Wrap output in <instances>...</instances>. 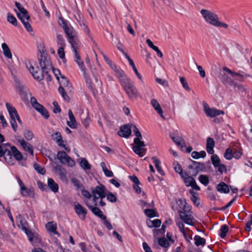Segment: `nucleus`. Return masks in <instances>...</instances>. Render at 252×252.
Wrapping results in <instances>:
<instances>
[{
	"label": "nucleus",
	"instance_id": "obj_1",
	"mask_svg": "<svg viewBox=\"0 0 252 252\" xmlns=\"http://www.w3.org/2000/svg\"><path fill=\"white\" fill-rule=\"evenodd\" d=\"M111 67L115 69L116 75L119 78L121 85L124 88L128 97L132 100H136L139 96L137 90L135 88L133 82L127 77L123 71H120L116 68L115 64L111 65Z\"/></svg>",
	"mask_w": 252,
	"mask_h": 252
},
{
	"label": "nucleus",
	"instance_id": "obj_2",
	"mask_svg": "<svg viewBox=\"0 0 252 252\" xmlns=\"http://www.w3.org/2000/svg\"><path fill=\"white\" fill-rule=\"evenodd\" d=\"M200 13L203 17L206 23L216 27H222L227 29L228 27V25L220 22L217 14L213 12L202 9L200 10Z\"/></svg>",
	"mask_w": 252,
	"mask_h": 252
},
{
	"label": "nucleus",
	"instance_id": "obj_3",
	"mask_svg": "<svg viewBox=\"0 0 252 252\" xmlns=\"http://www.w3.org/2000/svg\"><path fill=\"white\" fill-rule=\"evenodd\" d=\"M133 132L136 137L134 139L135 146H133L132 150L137 155L142 157L144 156L146 152L144 142L142 141V135L136 126H133Z\"/></svg>",
	"mask_w": 252,
	"mask_h": 252
},
{
	"label": "nucleus",
	"instance_id": "obj_4",
	"mask_svg": "<svg viewBox=\"0 0 252 252\" xmlns=\"http://www.w3.org/2000/svg\"><path fill=\"white\" fill-rule=\"evenodd\" d=\"M178 202H179V205H183L184 207L183 210L178 211L180 219L185 223L193 226L194 218L190 212L185 210L187 204L185 200L179 199Z\"/></svg>",
	"mask_w": 252,
	"mask_h": 252
},
{
	"label": "nucleus",
	"instance_id": "obj_5",
	"mask_svg": "<svg viewBox=\"0 0 252 252\" xmlns=\"http://www.w3.org/2000/svg\"><path fill=\"white\" fill-rule=\"evenodd\" d=\"M39 64L41 68L45 72L46 80L48 81H51L52 78L49 72L53 69V66L49 58L46 56L41 55L39 59Z\"/></svg>",
	"mask_w": 252,
	"mask_h": 252
},
{
	"label": "nucleus",
	"instance_id": "obj_6",
	"mask_svg": "<svg viewBox=\"0 0 252 252\" xmlns=\"http://www.w3.org/2000/svg\"><path fill=\"white\" fill-rule=\"evenodd\" d=\"M26 67L34 79L37 81H40L46 78L45 72L42 68L40 69L38 67L35 68L30 62L26 63Z\"/></svg>",
	"mask_w": 252,
	"mask_h": 252
},
{
	"label": "nucleus",
	"instance_id": "obj_7",
	"mask_svg": "<svg viewBox=\"0 0 252 252\" xmlns=\"http://www.w3.org/2000/svg\"><path fill=\"white\" fill-rule=\"evenodd\" d=\"M105 187L102 185L92 188L91 191L93 196V202L94 206L97 205L96 200L98 198L102 199L106 196Z\"/></svg>",
	"mask_w": 252,
	"mask_h": 252
},
{
	"label": "nucleus",
	"instance_id": "obj_8",
	"mask_svg": "<svg viewBox=\"0 0 252 252\" xmlns=\"http://www.w3.org/2000/svg\"><path fill=\"white\" fill-rule=\"evenodd\" d=\"M18 183L20 187V193L23 197H30L33 198L34 197V191L33 188H27L25 187L24 183L20 178L18 176L16 177Z\"/></svg>",
	"mask_w": 252,
	"mask_h": 252
},
{
	"label": "nucleus",
	"instance_id": "obj_9",
	"mask_svg": "<svg viewBox=\"0 0 252 252\" xmlns=\"http://www.w3.org/2000/svg\"><path fill=\"white\" fill-rule=\"evenodd\" d=\"M5 105L11 119L10 121V124L13 130L16 131L17 128V125L16 122V117L18 115V113L16 109L10 103H6Z\"/></svg>",
	"mask_w": 252,
	"mask_h": 252
},
{
	"label": "nucleus",
	"instance_id": "obj_10",
	"mask_svg": "<svg viewBox=\"0 0 252 252\" xmlns=\"http://www.w3.org/2000/svg\"><path fill=\"white\" fill-rule=\"evenodd\" d=\"M57 157L63 164L70 167H73L75 165V161L64 151L59 152L57 154Z\"/></svg>",
	"mask_w": 252,
	"mask_h": 252
},
{
	"label": "nucleus",
	"instance_id": "obj_11",
	"mask_svg": "<svg viewBox=\"0 0 252 252\" xmlns=\"http://www.w3.org/2000/svg\"><path fill=\"white\" fill-rule=\"evenodd\" d=\"M57 157L63 164L70 167H73L75 165V161L64 151L59 152L57 154Z\"/></svg>",
	"mask_w": 252,
	"mask_h": 252
},
{
	"label": "nucleus",
	"instance_id": "obj_12",
	"mask_svg": "<svg viewBox=\"0 0 252 252\" xmlns=\"http://www.w3.org/2000/svg\"><path fill=\"white\" fill-rule=\"evenodd\" d=\"M17 15L18 18L21 21L23 24L25 28L28 32H32V26L29 23V21L30 19V16L28 14L27 10L26 9V12H17Z\"/></svg>",
	"mask_w": 252,
	"mask_h": 252
},
{
	"label": "nucleus",
	"instance_id": "obj_13",
	"mask_svg": "<svg viewBox=\"0 0 252 252\" xmlns=\"http://www.w3.org/2000/svg\"><path fill=\"white\" fill-rule=\"evenodd\" d=\"M183 180L184 183L186 187H191L193 189L196 190H199L200 188L196 184L195 180L191 176H189L188 174L186 173V175H183V177H181Z\"/></svg>",
	"mask_w": 252,
	"mask_h": 252
},
{
	"label": "nucleus",
	"instance_id": "obj_14",
	"mask_svg": "<svg viewBox=\"0 0 252 252\" xmlns=\"http://www.w3.org/2000/svg\"><path fill=\"white\" fill-rule=\"evenodd\" d=\"M204 111L208 117L214 118L220 115H223L224 112L222 110H218L215 108H211L207 104L204 105Z\"/></svg>",
	"mask_w": 252,
	"mask_h": 252
},
{
	"label": "nucleus",
	"instance_id": "obj_15",
	"mask_svg": "<svg viewBox=\"0 0 252 252\" xmlns=\"http://www.w3.org/2000/svg\"><path fill=\"white\" fill-rule=\"evenodd\" d=\"M10 145L9 143L0 144V157H4L5 160L8 163H10V160L8 158L10 155Z\"/></svg>",
	"mask_w": 252,
	"mask_h": 252
},
{
	"label": "nucleus",
	"instance_id": "obj_16",
	"mask_svg": "<svg viewBox=\"0 0 252 252\" xmlns=\"http://www.w3.org/2000/svg\"><path fill=\"white\" fill-rule=\"evenodd\" d=\"M64 31L66 34L68 38L69 42L71 45V47H74V46L76 45V41H75L74 37L75 36V32L71 27L64 26Z\"/></svg>",
	"mask_w": 252,
	"mask_h": 252
},
{
	"label": "nucleus",
	"instance_id": "obj_17",
	"mask_svg": "<svg viewBox=\"0 0 252 252\" xmlns=\"http://www.w3.org/2000/svg\"><path fill=\"white\" fill-rule=\"evenodd\" d=\"M9 151L10 152V157H8V160H10V164H12L11 161L12 157H13L18 160H20L23 158V155L14 146L10 145Z\"/></svg>",
	"mask_w": 252,
	"mask_h": 252
},
{
	"label": "nucleus",
	"instance_id": "obj_18",
	"mask_svg": "<svg viewBox=\"0 0 252 252\" xmlns=\"http://www.w3.org/2000/svg\"><path fill=\"white\" fill-rule=\"evenodd\" d=\"M9 151L10 152V157H8V160H10V164H12L11 161L12 157H13L18 160H20L23 158V155L14 146L10 145Z\"/></svg>",
	"mask_w": 252,
	"mask_h": 252
},
{
	"label": "nucleus",
	"instance_id": "obj_19",
	"mask_svg": "<svg viewBox=\"0 0 252 252\" xmlns=\"http://www.w3.org/2000/svg\"><path fill=\"white\" fill-rule=\"evenodd\" d=\"M218 77L220 78L222 83L225 86L235 87L236 85V83L224 73H220Z\"/></svg>",
	"mask_w": 252,
	"mask_h": 252
},
{
	"label": "nucleus",
	"instance_id": "obj_20",
	"mask_svg": "<svg viewBox=\"0 0 252 252\" xmlns=\"http://www.w3.org/2000/svg\"><path fill=\"white\" fill-rule=\"evenodd\" d=\"M74 209L75 213L79 216V217L82 220H85L86 218V215L87 213V210L79 203L75 204Z\"/></svg>",
	"mask_w": 252,
	"mask_h": 252
},
{
	"label": "nucleus",
	"instance_id": "obj_21",
	"mask_svg": "<svg viewBox=\"0 0 252 252\" xmlns=\"http://www.w3.org/2000/svg\"><path fill=\"white\" fill-rule=\"evenodd\" d=\"M134 126L132 124H127L121 126L119 133V135L126 138L128 137L131 134V126L133 128Z\"/></svg>",
	"mask_w": 252,
	"mask_h": 252
},
{
	"label": "nucleus",
	"instance_id": "obj_22",
	"mask_svg": "<svg viewBox=\"0 0 252 252\" xmlns=\"http://www.w3.org/2000/svg\"><path fill=\"white\" fill-rule=\"evenodd\" d=\"M85 204L95 216L98 217L101 220L106 218V217L103 215L102 211H101L98 208L93 207L89 204L88 201L85 202Z\"/></svg>",
	"mask_w": 252,
	"mask_h": 252
},
{
	"label": "nucleus",
	"instance_id": "obj_23",
	"mask_svg": "<svg viewBox=\"0 0 252 252\" xmlns=\"http://www.w3.org/2000/svg\"><path fill=\"white\" fill-rule=\"evenodd\" d=\"M58 81L60 84V86L59 87H62L63 88L65 89V90L67 92H71V85L68 79L66 77L64 76H61V79Z\"/></svg>",
	"mask_w": 252,
	"mask_h": 252
},
{
	"label": "nucleus",
	"instance_id": "obj_24",
	"mask_svg": "<svg viewBox=\"0 0 252 252\" xmlns=\"http://www.w3.org/2000/svg\"><path fill=\"white\" fill-rule=\"evenodd\" d=\"M72 48H73V51L75 54V61L78 64L81 70L83 71H85V70H86V68L84 66L83 62L80 59L79 53L77 51L76 46H74V47H72Z\"/></svg>",
	"mask_w": 252,
	"mask_h": 252
},
{
	"label": "nucleus",
	"instance_id": "obj_25",
	"mask_svg": "<svg viewBox=\"0 0 252 252\" xmlns=\"http://www.w3.org/2000/svg\"><path fill=\"white\" fill-rule=\"evenodd\" d=\"M18 142L20 144L22 148L31 155H33V151L32 146L29 143L27 142L24 139H18Z\"/></svg>",
	"mask_w": 252,
	"mask_h": 252
},
{
	"label": "nucleus",
	"instance_id": "obj_26",
	"mask_svg": "<svg viewBox=\"0 0 252 252\" xmlns=\"http://www.w3.org/2000/svg\"><path fill=\"white\" fill-rule=\"evenodd\" d=\"M151 104L155 110L160 116L162 118L164 119L165 117L163 115L162 110L157 100L156 99H152L151 101Z\"/></svg>",
	"mask_w": 252,
	"mask_h": 252
},
{
	"label": "nucleus",
	"instance_id": "obj_27",
	"mask_svg": "<svg viewBox=\"0 0 252 252\" xmlns=\"http://www.w3.org/2000/svg\"><path fill=\"white\" fill-rule=\"evenodd\" d=\"M215 145V141L212 138H207L206 141V150L209 154L212 155L214 153V148Z\"/></svg>",
	"mask_w": 252,
	"mask_h": 252
},
{
	"label": "nucleus",
	"instance_id": "obj_28",
	"mask_svg": "<svg viewBox=\"0 0 252 252\" xmlns=\"http://www.w3.org/2000/svg\"><path fill=\"white\" fill-rule=\"evenodd\" d=\"M68 117L69 121L67 122V125L71 128H76L77 127V123L70 109L68 110Z\"/></svg>",
	"mask_w": 252,
	"mask_h": 252
},
{
	"label": "nucleus",
	"instance_id": "obj_29",
	"mask_svg": "<svg viewBox=\"0 0 252 252\" xmlns=\"http://www.w3.org/2000/svg\"><path fill=\"white\" fill-rule=\"evenodd\" d=\"M46 230L50 233L59 235V233L57 231V225L54 221L48 222L45 225Z\"/></svg>",
	"mask_w": 252,
	"mask_h": 252
},
{
	"label": "nucleus",
	"instance_id": "obj_30",
	"mask_svg": "<svg viewBox=\"0 0 252 252\" xmlns=\"http://www.w3.org/2000/svg\"><path fill=\"white\" fill-rule=\"evenodd\" d=\"M216 189L217 191L220 193H227L229 191V189L228 185L224 182H221L219 184L217 185Z\"/></svg>",
	"mask_w": 252,
	"mask_h": 252
},
{
	"label": "nucleus",
	"instance_id": "obj_31",
	"mask_svg": "<svg viewBox=\"0 0 252 252\" xmlns=\"http://www.w3.org/2000/svg\"><path fill=\"white\" fill-rule=\"evenodd\" d=\"M55 173L60 176L61 179H63L65 178L66 172L64 169L60 166H57L54 168Z\"/></svg>",
	"mask_w": 252,
	"mask_h": 252
},
{
	"label": "nucleus",
	"instance_id": "obj_32",
	"mask_svg": "<svg viewBox=\"0 0 252 252\" xmlns=\"http://www.w3.org/2000/svg\"><path fill=\"white\" fill-rule=\"evenodd\" d=\"M48 186L50 189L54 192H57L59 189L58 185L52 178L48 180Z\"/></svg>",
	"mask_w": 252,
	"mask_h": 252
},
{
	"label": "nucleus",
	"instance_id": "obj_33",
	"mask_svg": "<svg viewBox=\"0 0 252 252\" xmlns=\"http://www.w3.org/2000/svg\"><path fill=\"white\" fill-rule=\"evenodd\" d=\"M152 160L153 162L155 163V167L158 173L160 175L163 176L164 175V172L160 166V161L156 157H153Z\"/></svg>",
	"mask_w": 252,
	"mask_h": 252
},
{
	"label": "nucleus",
	"instance_id": "obj_34",
	"mask_svg": "<svg viewBox=\"0 0 252 252\" xmlns=\"http://www.w3.org/2000/svg\"><path fill=\"white\" fill-rule=\"evenodd\" d=\"M192 162L193 163V166L195 167L196 171L195 173H192L191 175L193 176H196L199 171L203 170L205 167V166L204 164L202 163L197 162L194 161H192Z\"/></svg>",
	"mask_w": 252,
	"mask_h": 252
},
{
	"label": "nucleus",
	"instance_id": "obj_35",
	"mask_svg": "<svg viewBox=\"0 0 252 252\" xmlns=\"http://www.w3.org/2000/svg\"><path fill=\"white\" fill-rule=\"evenodd\" d=\"M1 47L4 56L8 59H11L12 57V53L7 45L5 43H3Z\"/></svg>",
	"mask_w": 252,
	"mask_h": 252
},
{
	"label": "nucleus",
	"instance_id": "obj_36",
	"mask_svg": "<svg viewBox=\"0 0 252 252\" xmlns=\"http://www.w3.org/2000/svg\"><path fill=\"white\" fill-rule=\"evenodd\" d=\"M174 169L176 173H178L181 177H183V175H186V172H183L181 165L177 162L175 161L173 163Z\"/></svg>",
	"mask_w": 252,
	"mask_h": 252
},
{
	"label": "nucleus",
	"instance_id": "obj_37",
	"mask_svg": "<svg viewBox=\"0 0 252 252\" xmlns=\"http://www.w3.org/2000/svg\"><path fill=\"white\" fill-rule=\"evenodd\" d=\"M194 243L196 246H204L206 244V240L204 238L201 237L199 235H195L194 237Z\"/></svg>",
	"mask_w": 252,
	"mask_h": 252
},
{
	"label": "nucleus",
	"instance_id": "obj_38",
	"mask_svg": "<svg viewBox=\"0 0 252 252\" xmlns=\"http://www.w3.org/2000/svg\"><path fill=\"white\" fill-rule=\"evenodd\" d=\"M206 156V154L204 151H201L200 152L193 151L191 153V157L194 159H198L200 158H204Z\"/></svg>",
	"mask_w": 252,
	"mask_h": 252
},
{
	"label": "nucleus",
	"instance_id": "obj_39",
	"mask_svg": "<svg viewBox=\"0 0 252 252\" xmlns=\"http://www.w3.org/2000/svg\"><path fill=\"white\" fill-rule=\"evenodd\" d=\"M80 165L81 167L84 170H90L91 168V165L89 164L87 160L85 158H82L81 159Z\"/></svg>",
	"mask_w": 252,
	"mask_h": 252
},
{
	"label": "nucleus",
	"instance_id": "obj_40",
	"mask_svg": "<svg viewBox=\"0 0 252 252\" xmlns=\"http://www.w3.org/2000/svg\"><path fill=\"white\" fill-rule=\"evenodd\" d=\"M17 219L19 221V224H18V227L19 228L23 230L24 229V227H27L26 221L21 215H19L17 216Z\"/></svg>",
	"mask_w": 252,
	"mask_h": 252
},
{
	"label": "nucleus",
	"instance_id": "obj_41",
	"mask_svg": "<svg viewBox=\"0 0 252 252\" xmlns=\"http://www.w3.org/2000/svg\"><path fill=\"white\" fill-rule=\"evenodd\" d=\"M33 167L36 171L42 175H44L45 173V169L42 166H40L38 163H35L33 164Z\"/></svg>",
	"mask_w": 252,
	"mask_h": 252
},
{
	"label": "nucleus",
	"instance_id": "obj_42",
	"mask_svg": "<svg viewBox=\"0 0 252 252\" xmlns=\"http://www.w3.org/2000/svg\"><path fill=\"white\" fill-rule=\"evenodd\" d=\"M158 243L161 247L164 248H167L169 246L168 242L164 237L159 238L158 240Z\"/></svg>",
	"mask_w": 252,
	"mask_h": 252
},
{
	"label": "nucleus",
	"instance_id": "obj_43",
	"mask_svg": "<svg viewBox=\"0 0 252 252\" xmlns=\"http://www.w3.org/2000/svg\"><path fill=\"white\" fill-rule=\"evenodd\" d=\"M58 90H59V92L61 94L63 98L65 101L69 102L70 99H69V96H68V95L66 94V92H67L65 90V89L63 88L62 87H59Z\"/></svg>",
	"mask_w": 252,
	"mask_h": 252
},
{
	"label": "nucleus",
	"instance_id": "obj_44",
	"mask_svg": "<svg viewBox=\"0 0 252 252\" xmlns=\"http://www.w3.org/2000/svg\"><path fill=\"white\" fill-rule=\"evenodd\" d=\"M220 236L222 238L225 237L228 231V227L226 224L222 225L220 229Z\"/></svg>",
	"mask_w": 252,
	"mask_h": 252
},
{
	"label": "nucleus",
	"instance_id": "obj_45",
	"mask_svg": "<svg viewBox=\"0 0 252 252\" xmlns=\"http://www.w3.org/2000/svg\"><path fill=\"white\" fill-rule=\"evenodd\" d=\"M198 180L201 184H202L205 186H206L208 184L209 182L208 177L205 175H200L199 176Z\"/></svg>",
	"mask_w": 252,
	"mask_h": 252
},
{
	"label": "nucleus",
	"instance_id": "obj_46",
	"mask_svg": "<svg viewBox=\"0 0 252 252\" xmlns=\"http://www.w3.org/2000/svg\"><path fill=\"white\" fill-rule=\"evenodd\" d=\"M211 161L215 167H217L220 164V159L217 155H213L211 157Z\"/></svg>",
	"mask_w": 252,
	"mask_h": 252
},
{
	"label": "nucleus",
	"instance_id": "obj_47",
	"mask_svg": "<svg viewBox=\"0 0 252 252\" xmlns=\"http://www.w3.org/2000/svg\"><path fill=\"white\" fill-rule=\"evenodd\" d=\"M7 19L8 22L13 25L16 26L17 25V21L16 18L10 13L7 14Z\"/></svg>",
	"mask_w": 252,
	"mask_h": 252
},
{
	"label": "nucleus",
	"instance_id": "obj_48",
	"mask_svg": "<svg viewBox=\"0 0 252 252\" xmlns=\"http://www.w3.org/2000/svg\"><path fill=\"white\" fill-rule=\"evenodd\" d=\"M189 192L191 194L190 197L191 201L195 205L198 206L199 205V199L195 195V192L192 189L189 190Z\"/></svg>",
	"mask_w": 252,
	"mask_h": 252
},
{
	"label": "nucleus",
	"instance_id": "obj_49",
	"mask_svg": "<svg viewBox=\"0 0 252 252\" xmlns=\"http://www.w3.org/2000/svg\"><path fill=\"white\" fill-rule=\"evenodd\" d=\"M52 139L55 141L56 143H58L62 139V136L60 132H56L55 133L51 135Z\"/></svg>",
	"mask_w": 252,
	"mask_h": 252
},
{
	"label": "nucleus",
	"instance_id": "obj_50",
	"mask_svg": "<svg viewBox=\"0 0 252 252\" xmlns=\"http://www.w3.org/2000/svg\"><path fill=\"white\" fill-rule=\"evenodd\" d=\"M180 81L183 87L188 91H190V88H189L188 82L186 80V79L184 77H181L180 78Z\"/></svg>",
	"mask_w": 252,
	"mask_h": 252
},
{
	"label": "nucleus",
	"instance_id": "obj_51",
	"mask_svg": "<svg viewBox=\"0 0 252 252\" xmlns=\"http://www.w3.org/2000/svg\"><path fill=\"white\" fill-rule=\"evenodd\" d=\"M224 157L226 159L230 160L233 158V153L230 148H227L225 150L224 154Z\"/></svg>",
	"mask_w": 252,
	"mask_h": 252
},
{
	"label": "nucleus",
	"instance_id": "obj_52",
	"mask_svg": "<svg viewBox=\"0 0 252 252\" xmlns=\"http://www.w3.org/2000/svg\"><path fill=\"white\" fill-rule=\"evenodd\" d=\"M74 17L76 20L79 23H81V22H83V21L85 20L81 14V12L80 11V10L78 9L75 11V13L74 14Z\"/></svg>",
	"mask_w": 252,
	"mask_h": 252
},
{
	"label": "nucleus",
	"instance_id": "obj_53",
	"mask_svg": "<svg viewBox=\"0 0 252 252\" xmlns=\"http://www.w3.org/2000/svg\"><path fill=\"white\" fill-rule=\"evenodd\" d=\"M64 47V46H61L58 50V54L59 57L62 59L63 60V62L64 63V61H66V60L65 59Z\"/></svg>",
	"mask_w": 252,
	"mask_h": 252
},
{
	"label": "nucleus",
	"instance_id": "obj_54",
	"mask_svg": "<svg viewBox=\"0 0 252 252\" xmlns=\"http://www.w3.org/2000/svg\"><path fill=\"white\" fill-rule=\"evenodd\" d=\"M144 213L146 216L150 218H152L156 216V212L154 210L152 209H145Z\"/></svg>",
	"mask_w": 252,
	"mask_h": 252
},
{
	"label": "nucleus",
	"instance_id": "obj_55",
	"mask_svg": "<svg viewBox=\"0 0 252 252\" xmlns=\"http://www.w3.org/2000/svg\"><path fill=\"white\" fill-rule=\"evenodd\" d=\"M24 136L27 140H31L33 137V134L31 131L29 130H26L25 131Z\"/></svg>",
	"mask_w": 252,
	"mask_h": 252
},
{
	"label": "nucleus",
	"instance_id": "obj_56",
	"mask_svg": "<svg viewBox=\"0 0 252 252\" xmlns=\"http://www.w3.org/2000/svg\"><path fill=\"white\" fill-rule=\"evenodd\" d=\"M175 222L181 232H182L185 230L183 222L181 221L179 219H176Z\"/></svg>",
	"mask_w": 252,
	"mask_h": 252
},
{
	"label": "nucleus",
	"instance_id": "obj_57",
	"mask_svg": "<svg viewBox=\"0 0 252 252\" xmlns=\"http://www.w3.org/2000/svg\"><path fill=\"white\" fill-rule=\"evenodd\" d=\"M23 230L28 236L30 241L31 242H32L33 240V235L32 232L30 230H28L27 227H24V229H23Z\"/></svg>",
	"mask_w": 252,
	"mask_h": 252
},
{
	"label": "nucleus",
	"instance_id": "obj_58",
	"mask_svg": "<svg viewBox=\"0 0 252 252\" xmlns=\"http://www.w3.org/2000/svg\"><path fill=\"white\" fill-rule=\"evenodd\" d=\"M81 26L82 27L84 31L87 33L88 35L90 37H91V35L90 33V30L87 26V25L86 24L85 20H84L83 22H81V23H79Z\"/></svg>",
	"mask_w": 252,
	"mask_h": 252
},
{
	"label": "nucleus",
	"instance_id": "obj_59",
	"mask_svg": "<svg viewBox=\"0 0 252 252\" xmlns=\"http://www.w3.org/2000/svg\"><path fill=\"white\" fill-rule=\"evenodd\" d=\"M38 112H39L46 119H47L49 117V113L44 107L39 111Z\"/></svg>",
	"mask_w": 252,
	"mask_h": 252
},
{
	"label": "nucleus",
	"instance_id": "obj_60",
	"mask_svg": "<svg viewBox=\"0 0 252 252\" xmlns=\"http://www.w3.org/2000/svg\"><path fill=\"white\" fill-rule=\"evenodd\" d=\"M52 72L54 74L55 76H56L57 79L59 81L61 78V76H63L61 74V72L59 69H55L53 67V69H51Z\"/></svg>",
	"mask_w": 252,
	"mask_h": 252
},
{
	"label": "nucleus",
	"instance_id": "obj_61",
	"mask_svg": "<svg viewBox=\"0 0 252 252\" xmlns=\"http://www.w3.org/2000/svg\"><path fill=\"white\" fill-rule=\"evenodd\" d=\"M57 38L58 44L61 46H65V43L63 36L60 34H57Z\"/></svg>",
	"mask_w": 252,
	"mask_h": 252
},
{
	"label": "nucleus",
	"instance_id": "obj_62",
	"mask_svg": "<svg viewBox=\"0 0 252 252\" xmlns=\"http://www.w3.org/2000/svg\"><path fill=\"white\" fill-rule=\"evenodd\" d=\"M107 199L111 202H115L117 201V197L112 193L107 194Z\"/></svg>",
	"mask_w": 252,
	"mask_h": 252
},
{
	"label": "nucleus",
	"instance_id": "obj_63",
	"mask_svg": "<svg viewBox=\"0 0 252 252\" xmlns=\"http://www.w3.org/2000/svg\"><path fill=\"white\" fill-rule=\"evenodd\" d=\"M170 136L172 140L177 145H181L182 144V139L179 137H175L173 136L171 134H170Z\"/></svg>",
	"mask_w": 252,
	"mask_h": 252
},
{
	"label": "nucleus",
	"instance_id": "obj_64",
	"mask_svg": "<svg viewBox=\"0 0 252 252\" xmlns=\"http://www.w3.org/2000/svg\"><path fill=\"white\" fill-rule=\"evenodd\" d=\"M81 192L82 195L87 199H90L93 195V194H91L88 190L84 189L81 190Z\"/></svg>",
	"mask_w": 252,
	"mask_h": 252
}]
</instances>
